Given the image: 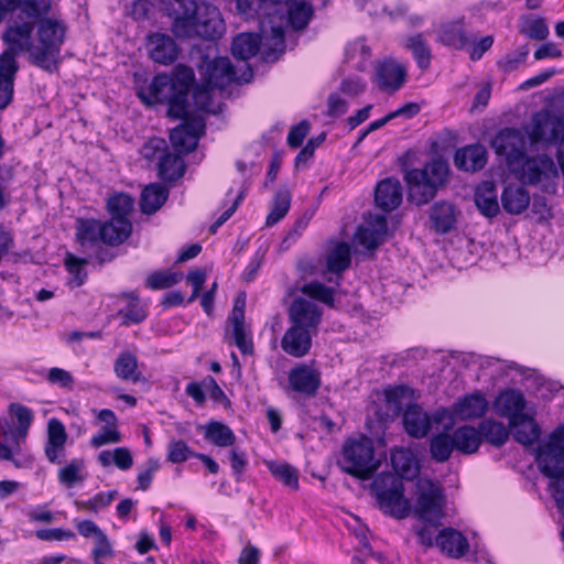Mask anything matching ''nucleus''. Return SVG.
Segmentation results:
<instances>
[{"label": "nucleus", "mask_w": 564, "mask_h": 564, "mask_svg": "<svg viewBox=\"0 0 564 564\" xmlns=\"http://www.w3.org/2000/svg\"><path fill=\"white\" fill-rule=\"evenodd\" d=\"M285 11L291 26L303 30L313 15V7L306 0H285Z\"/></svg>", "instance_id": "41"}, {"label": "nucleus", "mask_w": 564, "mask_h": 564, "mask_svg": "<svg viewBox=\"0 0 564 564\" xmlns=\"http://www.w3.org/2000/svg\"><path fill=\"white\" fill-rule=\"evenodd\" d=\"M531 423L533 425L532 432L530 427L524 426V424L520 423V421L517 422V424H510L513 431V437L518 443L523 445H532L535 441H538L541 434V430L533 417H531Z\"/></svg>", "instance_id": "60"}, {"label": "nucleus", "mask_w": 564, "mask_h": 564, "mask_svg": "<svg viewBox=\"0 0 564 564\" xmlns=\"http://www.w3.org/2000/svg\"><path fill=\"white\" fill-rule=\"evenodd\" d=\"M215 51V47L208 46L207 53L199 56V61L196 63L202 82L223 90L234 82L249 83L251 80L253 72L249 65H246L247 69L242 73L241 78H238L229 58L217 57Z\"/></svg>", "instance_id": "8"}, {"label": "nucleus", "mask_w": 564, "mask_h": 564, "mask_svg": "<svg viewBox=\"0 0 564 564\" xmlns=\"http://www.w3.org/2000/svg\"><path fill=\"white\" fill-rule=\"evenodd\" d=\"M487 150L484 145L470 144L458 149L454 156L455 166L465 172H476L485 167L487 163Z\"/></svg>", "instance_id": "28"}, {"label": "nucleus", "mask_w": 564, "mask_h": 564, "mask_svg": "<svg viewBox=\"0 0 564 564\" xmlns=\"http://www.w3.org/2000/svg\"><path fill=\"white\" fill-rule=\"evenodd\" d=\"M380 509L397 519L410 514L411 505L404 497V486L400 477L391 473L380 474L372 482Z\"/></svg>", "instance_id": "9"}, {"label": "nucleus", "mask_w": 564, "mask_h": 564, "mask_svg": "<svg viewBox=\"0 0 564 564\" xmlns=\"http://www.w3.org/2000/svg\"><path fill=\"white\" fill-rule=\"evenodd\" d=\"M121 296L128 301L127 306L118 312V315L123 318L122 324L129 326L142 323L147 318L148 312L145 305L140 302L138 293L130 291Z\"/></svg>", "instance_id": "40"}, {"label": "nucleus", "mask_w": 564, "mask_h": 564, "mask_svg": "<svg viewBox=\"0 0 564 564\" xmlns=\"http://www.w3.org/2000/svg\"><path fill=\"white\" fill-rule=\"evenodd\" d=\"M182 278V272L156 271L147 278L145 285L151 290L169 289L177 284Z\"/></svg>", "instance_id": "56"}, {"label": "nucleus", "mask_w": 564, "mask_h": 564, "mask_svg": "<svg viewBox=\"0 0 564 564\" xmlns=\"http://www.w3.org/2000/svg\"><path fill=\"white\" fill-rule=\"evenodd\" d=\"M406 80V67L388 58L377 64L375 82L380 90L394 94Z\"/></svg>", "instance_id": "20"}, {"label": "nucleus", "mask_w": 564, "mask_h": 564, "mask_svg": "<svg viewBox=\"0 0 564 564\" xmlns=\"http://www.w3.org/2000/svg\"><path fill=\"white\" fill-rule=\"evenodd\" d=\"M259 33L238 34L231 44V53L236 58L243 62L253 57L262 47L264 59L274 62L284 53V29L281 23L267 25L261 22Z\"/></svg>", "instance_id": "4"}, {"label": "nucleus", "mask_w": 564, "mask_h": 564, "mask_svg": "<svg viewBox=\"0 0 564 564\" xmlns=\"http://www.w3.org/2000/svg\"><path fill=\"white\" fill-rule=\"evenodd\" d=\"M169 189L159 183H151L144 187L140 198L142 213L151 215L158 212L166 202Z\"/></svg>", "instance_id": "36"}, {"label": "nucleus", "mask_w": 564, "mask_h": 564, "mask_svg": "<svg viewBox=\"0 0 564 564\" xmlns=\"http://www.w3.org/2000/svg\"><path fill=\"white\" fill-rule=\"evenodd\" d=\"M520 33L529 39L542 41L549 35V28L544 19L527 17L521 21Z\"/></svg>", "instance_id": "54"}, {"label": "nucleus", "mask_w": 564, "mask_h": 564, "mask_svg": "<svg viewBox=\"0 0 564 564\" xmlns=\"http://www.w3.org/2000/svg\"><path fill=\"white\" fill-rule=\"evenodd\" d=\"M413 391L406 386H398L384 390L386 402L391 405L394 412H400L404 401L410 400Z\"/></svg>", "instance_id": "61"}, {"label": "nucleus", "mask_w": 564, "mask_h": 564, "mask_svg": "<svg viewBox=\"0 0 564 564\" xmlns=\"http://www.w3.org/2000/svg\"><path fill=\"white\" fill-rule=\"evenodd\" d=\"M447 411L441 409L432 416L416 404H409L403 413V425L405 432L415 438L425 437L432 429L433 423L440 424L446 419Z\"/></svg>", "instance_id": "13"}, {"label": "nucleus", "mask_w": 564, "mask_h": 564, "mask_svg": "<svg viewBox=\"0 0 564 564\" xmlns=\"http://www.w3.org/2000/svg\"><path fill=\"white\" fill-rule=\"evenodd\" d=\"M405 47L412 52L420 69L425 70L430 67L431 51L422 34L419 33L409 36L405 42Z\"/></svg>", "instance_id": "50"}, {"label": "nucleus", "mask_w": 564, "mask_h": 564, "mask_svg": "<svg viewBox=\"0 0 564 564\" xmlns=\"http://www.w3.org/2000/svg\"><path fill=\"white\" fill-rule=\"evenodd\" d=\"M341 454L340 468L360 479H369L380 466V460L375 457L373 442L366 436L346 441Z\"/></svg>", "instance_id": "7"}, {"label": "nucleus", "mask_w": 564, "mask_h": 564, "mask_svg": "<svg viewBox=\"0 0 564 564\" xmlns=\"http://www.w3.org/2000/svg\"><path fill=\"white\" fill-rule=\"evenodd\" d=\"M536 463L541 473L550 478L552 497L564 513V425L556 427L547 441L536 448Z\"/></svg>", "instance_id": "3"}, {"label": "nucleus", "mask_w": 564, "mask_h": 564, "mask_svg": "<svg viewBox=\"0 0 564 564\" xmlns=\"http://www.w3.org/2000/svg\"><path fill=\"white\" fill-rule=\"evenodd\" d=\"M491 147L498 155L506 156L509 170L525 154L524 135L514 128H506L497 133L491 141Z\"/></svg>", "instance_id": "14"}, {"label": "nucleus", "mask_w": 564, "mask_h": 564, "mask_svg": "<svg viewBox=\"0 0 564 564\" xmlns=\"http://www.w3.org/2000/svg\"><path fill=\"white\" fill-rule=\"evenodd\" d=\"M14 432L15 429H13L11 423H9L7 419L0 417V459H13V449L6 443L12 441L15 443L17 447H19V443L22 440L21 437H18Z\"/></svg>", "instance_id": "53"}, {"label": "nucleus", "mask_w": 564, "mask_h": 564, "mask_svg": "<svg viewBox=\"0 0 564 564\" xmlns=\"http://www.w3.org/2000/svg\"><path fill=\"white\" fill-rule=\"evenodd\" d=\"M525 408V399L518 390H507L501 392L495 401L496 412L509 420L510 424L520 423L530 429H533L531 416L523 412ZM533 430H531L532 432Z\"/></svg>", "instance_id": "15"}, {"label": "nucleus", "mask_w": 564, "mask_h": 564, "mask_svg": "<svg viewBox=\"0 0 564 564\" xmlns=\"http://www.w3.org/2000/svg\"><path fill=\"white\" fill-rule=\"evenodd\" d=\"M269 470L279 481L283 482V485L290 489L296 490L299 488L297 470L290 464L270 463Z\"/></svg>", "instance_id": "55"}, {"label": "nucleus", "mask_w": 564, "mask_h": 564, "mask_svg": "<svg viewBox=\"0 0 564 564\" xmlns=\"http://www.w3.org/2000/svg\"><path fill=\"white\" fill-rule=\"evenodd\" d=\"M289 382L294 391L306 397H315L322 383L321 372L303 364L290 370Z\"/></svg>", "instance_id": "23"}, {"label": "nucleus", "mask_w": 564, "mask_h": 564, "mask_svg": "<svg viewBox=\"0 0 564 564\" xmlns=\"http://www.w3.org/2000/svg\"><path fill=\"white\" fill-rule=\"evenodd\" d=\"M501 204L508 214L519 215L528 208L530 194L522 186L508 185L501 194Z\"/></svg>", "instance_id": "33"}, {"label": "nucleus", "mask_w": 564, "mask_h": 564, "mask_svg": "<svg viewBox=\"0 0 564 564\" xmlns=\"http://www.w3.org/2000/svg\"><path fill=\"white\" fill-rule=\"evenodd\" d=\"M283 4L274 0H237V11L246 19H258L259 26L261 22L270 24L281 23L283 25L282 10Z\"/></svg>", "instance_id": "12"}, {"label": "nucleus", "mask_w": 564, "mask_h": 564, "mask_svg": "<svg viewBox=\"0 0 564 564\" xmlns=\"http://www.w3.org/2000/svg\"><path fill=\"white\" fill-rule=\"evenodd\" d=\"M322 315L321 307L304 297H296L289 307V319L291 324L305 327L315 333L321 324Z\"/></svg>", "instance_id": "21"}, {"label": "nucleus", "mask_w": 564, "mask_h": 564, "mask_svg": "<svg viewBox=\"0 0 564 564\" xmlns=\"http://www.w3.org/2000/svg\"><path fill=\"white\" fill-rule=\"evenodd\" d=\"M121 440L122 436L118 431V427L104 426L96 435L91 437L90 445L95 448H99L108 444L119 443Z\"/></svg>", "instance_id": "64"}, {"label": "nucleus", "mask_w": 564, "mask_h": 564, "mask_svg": "<svg viewBox=\"0 0 564 564\" xmlns=\"http://www.w3.org/2000/svg\"><path fill=\"white\" fill-rule=\"evenodd\" d=\"M102 228V243L108 246H119L123 243L131 235L132 223L131 220H120L119 218H111L107 221H101Z\"/></svg>", "instance_id": "32"}, {"label": "nucleus", "mask_w": 564, "mask_h": 564, "mask_svg": "<svg viewBox=\"0 0 564 564\" xmlns=\"http://www.w3.org/2000/svg\"><path fill=\"white\" fill-rule=\"evenodd\" d=\"M530 138L533 142L561 144L564 141V120L550 113L535 115Z\"/></svg>", "instance_id": "19"}, {"label": "nucleus", "mask_w": 564, "mask_h": 564, "mask_svg": "<svg viewBox=\"0 0 564 564\" xmlns=\"http://www.w3.org/2000/svg\"><path fill=\"white\" fill-rule=\"evenodd\" d=\"M475 205L486 217H495L499 213L496 185L491 181L481 182L475 191Z\"/></svg>", "instance_id": "31"}, {"label": "nucleus", "mask_w": 564, "mask_h": 564, "mask_svg": "<svg viewBox=\"0 0 564 564\" xmlns=\"http://www.w3.org/2000/svg\"><path fill=\"white\" fill-rule=\"evenodd\" d=\"M512 174L523 184L536 185L557 176V167L554 161L545 155L523 156L519 163L510 169Z\"/></svg>", "instance_id": "10"}, {"label": "nucleus", "mask_w": 564, "mask_h": 564, "mask_svg": "<svg viewBox=\"0 0 564 564\" xmlns=\"http://www.w3.org/2000/svg\"><path fill=\"white\" fill-rule=\"evenodd\" d=\"M443 505L442 487L430 479H420L414 513L426 522L438 521L443 517Z\"/></svg>", "instance_id": "11"}, {"label": "nucleus", "mask_w": 564, "mask_h": 564, "mask_svg": "<svg viewBox=\"0 0 564 564\" xmlns=\"http://www.w3.org/2000/svg\"><path fill=\"white\" fill-rule=\"evenodd\" d=\"M205 438L219 447L231 446L236 442V435L232 430L218 421H212L207 424Z\"/></svg>", "instance_id": "47"}, {"label": "nucleus", "mask_w": 564, "mask_h": 564, "mask_svg": "<svg viewBox=\"0 0 564 564\" xmlns=\"http://www.w3.org/2000/svg\"><path fill=\"white\" fill-rule=\"evenodd\" d=\"M194 80V70L188 66L178 64L172 76L156 75L148 91H139L138 96L148 106L166 104L167 116L172 119H185L188 106L187 97Z\"/></svg>", "instance_id": "1"}, {"label": "nucleus", "mask_w": 564, "mask_h": 564, "mask_svg": "<svg viewBox=\"0 0 564 564\" xmlns=\"http://www.w3.org/2000/svg\"><path fill=\"white\" fill-rule=\"evenodd\" d=\"M489 402L481 391H474L458 398L447 411L446 417L459 421H471L485 416Z\"/></svg>", "instance_id": "16"}, {"label": "nucleus", "mask_w": 564, "mask_h": 564, "mask_svg": "<svg viewBox=\"0 0 564 564\" xmlns=\"http://www.w3.org/2000/svg\"><path fill=\"white\" fill-rule=\"evenodd\" d=\"M65 426L57 419H51L47 424V443L45 455L51 463H59V455L64 452L66 443Z\"/></svg>", "instance_id": "30"}, {"label": "nucleus", "mask_w": 564, "mask_h": 564, "mask_svg": "<svg viewBox=\"0 0 564 564\" xmlns=\"http://www.w3.org/2000/svg\"><path fill=\"white\" fill-rule=\"evenodd\" d=\"M66 25L62 21L44 19L37 25V44L30 63L47 73H54L61 64V50L65 41Z\"/></svg>", "instance_id": "5"}, {"label": "nucleus", "mask_w": 564, "mask_h": 564, "mask_svg": "<svg viewBox=\"0 0 564 564\" xmlns=\"http://www.w3.org/2000/svg\"><path fill=\"white\" fill-rule=\"evenodd\" d=\"M64 262L68 273L72 275V282L75 283L76 286L83 285L87 279L85 265L88 261L83 258H77L72 253H67Z\"/></svg>", "instance_id": "59"}, {"label": "nucleus", "mask_w": 564, "mask_h": 564, "mask_svg": "<svg viewBox=\"0 0 564 564\" xmlns=\"http://www.w3.org/2000/svg\"><path fill=\"white\" fill-rule=\"evenodd\" d=\"M230 322L232 325V337L235 339L237 348L245 355L251 354L253 350V344L246 332L245 319Z\"/></svg>", "instance_id": "62"}, {"label": "nucleus", "mask_w": 564, "mask_h": 564, "mask_svg": "<svg viewBox=\"0 0 564 564\" xmlns=\"http://www.w3.org/2000/svg\"><path fill=\"white\" fill-rule=\"evenodd\" d=\"M148 48L150 58L162 65L174 63L178 55L175 41L167 34L154 33L149 36Z\"/></svg>", "instance_id": "26"}, {"label": "nucleus", "mask_w": 564, "mask_h": 564, "mask_svg": "<svg viewBox=\"0 0 564 564\" xmlns=\"http://www.w3.org/2000/svg\"><path fill=\"white\" fill-rule=\"evenodd\" d=\"M215 87L209 86L205 82L196 85L193 89V101L197 110L206 112H215L216 109L213 102V93Z\"/></svg>", "instance_id": "57"}, {"label": "nucleus", "mask_w": 564, "mask_h": 564, "mask_svg": "<svg viewBox=\"0 0 564 564\" xmlns=\"http://www.w3.org/2000/svg\"><path fill=\"white\" fill-rule=\"evenodd\" d=\"M455 448L453 435L441 433L431 440L430 451L433 459L443 463L446 462Z\"/></svg>", "instance_id": "51"}, {"label": "nucleus", "mask_w": 564, "mask_h": 564, "mask_svg": "<svg viewBox=\"0 0 564 564\" xmlns=\"http://www.w3.org/2000/svg\"><path fill=\"white\" fill-rule=\"evenodd\" d=\"M185 172V164L181 158V154L171 153L169 149L161 158V162H158V174L159 177L165 182H173L182 177Z\"/></svg>", "instance_id": "43"}, {"label": "nucleus", "mask_w": 564, "mask_h": 564, "mask_svg": "<svg viewBox=\"0 0 564 564\" xmlns=\"http://www.w3.org/2000/svg\"><path fill=\"white\" fill-rule=\"evenodd\" d=\"M438 41L454 48H462L467 43L466 33L460 21L443 23L438 30Z\"/></svg>", "instance_id": "45"}, {"label": "nucleus", "mask_w": 564, "mask_h": 564, "mask_svg": "<svg viewBox=\"0 0 564 564\" xmlns=\"http://www.w3.org/2000/svg\"><path fill=\"white\" fill-rule=\"evenodd\" d=\"M391 464L395 476L411 479L419 471L417 462L410 449L395 448L391 452Z\"/></svg>", "instance_id": "39"}, {"label": "nucleus", "mask_w": 564, "mask_h": 564, "mask_svg": "<svg viewBox=\"0 0 564 564\" xmlns=\"http://www.w3.org/2000/svg\"><path fill=\"white\" fill-rule=\"evenodd\" d=\"M326 269L340 278L351 263V250L347 242H337L326 254Z\"/></svg>", "instance_id": "37"}, {"label": "nucleus", "mask_w": 564, "mask_h": 564, "mask_svg": "<svg viewBox=\"0 0 564 564\" xmlns=\"http://www.w3.org/2000/svg\"><path fill=\"white\" fill-rule=\"evenodd\" d=\"M204 126L198 120H185L180 126L172 129L170 141L180 154H186L195 150L198 143L199 132Z\"/></svg>", "instance_id": "22"}, {"label": "nucleus", "mask_w": 564, "mask_h": 564, "mask_svg": "<svg viewBox=\"0 0 564 564\" xmlns=\"http://www.w3.org/2000/svg\"><path fill=\"white\" fill-rule=\"evenodd\" d=\"M315 332L305 327L292 326L285 332L281 340L282 349L295 358L304 357L312 346V336Z\"/></svg>", "instance_id": "25"}, {"label": "nucleus", "mask_w": 564, "mask_h": 564, "mask_svg": "<svg viewBox=\"0 0 564 564\" xmlns=\"http://www.w3.org/2000/svg\"><path fill=\"white\" fill-rule=\"evenodd\" d=\"M435 546L442 553L451 558H462L469 551V542L467 538L458 530L453 528H445L435 536Z\"/></svg>", "instance_id": "24"}, {"label": "nucleus", "mask_w": 564, "mask_h": 564, "mask_svg": "<svg viewBox=\"0 0 564 564\" xmlns=\"http://www.w3.org/2000/svg\"><path fill=\"white\" fill-rule=\"evenodd\" d=\"M455 448L463 454H474L478 451L481 438L478 429L471 425H463L453 433Z\"/></svg>", "instance_id": "42"}, {"label": "nucleus", "mask_w": 564, "mask_h": 564, "mask_svg": "<svg viewBox=\"0 0 564 564\" xmlns=\"http://www.w3.org/2000/svg\"><path fill=\"white\" fill-rule=\"evenodd\" d=\"M113 372L123 381L137 383L145 380L139 370L137 356L128 350L120 352L115 360Z\"/></svg>", "instance_id": "34"}, {"label": "nucleus", "mask_w": 564, "mask_h": 564, "mask_svg": "<svg viewBox=\"0 0 564 564\" xmlns=\"http://www.w3.org/2000/svg\"><path fill=\"white\" fill-rule=\"evenodd\" d=\"M402 202V187L399 180L388 177L378 183L375 191L377 207L386 213L397 209Z\"/></svg>", "instance_id": "27"}, {"label": "nucleus", "mask_w": 564, "mask_h": 564, "mask_svg": "<svg viewBox=\"0 0 564 564\" xmlns=\"http://www.w3.org/2000/svg\"><path fill=\"white\" fill-rule=\"evenodd\" d=\"M166 150L167 144L164 139L152 138L144 143L140 153L147 161L158 160V162H161V158L164 155Z\"/></svg>", "instance_id": "63"}, {"label": "nucleus", "mask_w": 564, "mask_h": 564, "mask_svg": "<svg viewBox=\"0 0 564 564\" xmlns=\"http://www.w3.org/2000/svg\"><path fill=\"white\" fill-rule=\"evenodd\" d=\"M9 411L18 420V426L14 434L23 441L26 437L30 425L33 421V413L29 408L19 403H11Z\"/></svg>", "instance_id": "58"}, {"label": "nucleus", "mask_w": 564, "mask_h": 564, "mask_svg": "<svg viewBox=\"0 0 564 564\" xmlns=\"http://www.w3.org/2000/svg\"><path fill=\"white\" fill-rule=\"evenodd\" d=\"M300 291L313 300L319 301L329 307H334V288L326 286L325 284L317 281H313L305 283L303 286H301Z\"/></svg>", "instance_id": "52"}, {"label": "nucleus", "mask_w": 564, "mask_h": 564, "mask_svg": "<svg viewBox=\"0 0 564 564\" xmlns=\"http://www.w3.org/2000/svg\"><path fill=\"white\" fill-rule=\"evenodd\" d=\"M430 219L436 232L447 234L456 223L453 205L444 202L435 203L431 207Z\"/></svg>", "instance_id": "38"}, {"label": "nucleus", "mask_w": 564, "mask_h": 564, "mask_svg": "<svg viewBox=\"0 0 564 564\" xmlns=\"http://www.w3.org/2000/svg\"><path fill=\"white\" fill-rule=\"evenodd\" d=\"M134 199L124 193H118L110 196L107 200V208L111 218H119L120 220H130V215L133 212Z\"/></svg>", "instance_id": "48"}, {"label": "nucleus", "mask_w": 564, "mask_h": 564, "mask_svg": "<svg viewBox=\"0 0 564 564\" xmlns=\"http://www.w3.org/2000/svg\"><path fill=\"white\" fill-rule=\"evenodd\" d=\"M448 165L443 160H433L423 169H413L405 173L409 199L416 205L429 203L445 183Z\"/></svg>", "instance_id": "6"}, {"label": "nucleus", "mask_w": 564, "mask_h": 564, "mask_svg": "<svg viewBox=\"0 0 564 564\" xmlns=\"http://www.w3.org/2000/svg\"><path fill=\"white\" fill-rule=\"evenodd\" d=\"M387 237L388 224L384 215H369L355 234L357 243L367 250H376Z\"/></svg>", "instance_id": "18"}, {"label": "nucleus", "mask_w": 564, "mask_h": 564, "mask_svg": "<svg viewBox=\"0 0 564 564\" xmlns=\"http://www.w3.org/2000/svg\"><path fill=\"white\" fill-rule=\"evenodd\" d=\"M172 32L177 39L200 37L215 41L225 32L221 14L215 6L195 0H174Z\"/></svg>", "instance_id": "2"}, {"label": "nucleus", "mask_w": 564, "mask_h": 564, "mask_svg": "<svg viewBox=\"0 0 564 564\" xmlns=\"http://www.w3.org/2000/svg\"><path fill=\"white\" fill-rule=\"evenodd\" d=\"M291 205V193L286 188L279 189L272 200V207L267 216L265 225L273 226L285 217Z\"/></svg>", "instance_id": "49"}, {"label": "nucleus", "mask_w": 564, "mask_h": 564, "mask_svg": "<svg viewBox=\"0 0 564 564\" xmlns=\"http://www.w3.org/2000/svg\"><path fill=\"white\" fill-rule=\"evenodd\" d=\"M33 29L31 22L15 23L8 26L2 39L9 47L0 54V58L7 55L11 57L12 61H17V55L22 52H28L30 57L34 48V44L32 43Z\"/></svg>", "instance_id": "17"}, {"label": "nucleus", "mask_w": 564, "mask_h": 564, "mask_svg": "<svg viewBox=\"0 0 564 564\" xmlns=\"http://www.w3.org/2000/svg\"><path fill=\"white\" fill-rule=\"evenodd\" d=\"M76 239L83 247H96L102 242L101 221L94 218L76 220Z\"/></svg>", "instance_id": "35"}, {"label": "nucleus", "mask_w": 564, "mask_h": 564, "mask_svg": "<svg viewBox=\"0 0 564 564\" xmlns=\"http://www.w3.org/2000/svg\"><path fill=\"white\" fill-rule=\"evenodd\" d=\"M98 463L102 467L115 465L120 470H128L133 465V457L129 448L117 447L113 451H102L98 454Z\"/></svg>", "instance_id": "46"}, {"label": "nucleus", "mask_w": 564, "mask_h": 564, "mask_svg": "<svg viewBox=\"0 0 564 564\" xmlns=\"http://www.w3.org/2000/svg\"><path fill=\"white\" fill-rule=\"evenodd\" d=\"M478 432L481 441L496 446H502L509 440V430L503 423L492 419L482 420L478 425Z\"/></svg>", "instance_id": "44"}, {"label": "nucleus", "mask_w": 564, "mask_h": 564, "mask_svg": "<svg viewBox=\"0 0 564 564\" xmlns=\"http://www.w3.org/2000/svg\"><path fill=\"white\" fill-rule=\"evenodd\" d=\"M19 70L17 61L4 55L0 58V110L6 109L13 99L14 80Z\"/></svg>", "instance_id": "29"}]
</instances>
